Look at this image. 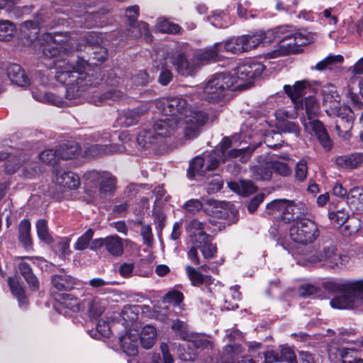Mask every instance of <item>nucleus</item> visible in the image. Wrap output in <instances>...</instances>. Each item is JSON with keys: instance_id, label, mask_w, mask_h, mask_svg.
Returning <instances> with one entry per match:
<instances>
[{"instance_id": "1", "label": "nucleus", "mask_w": 363, "mask_h": 363, "mask_svg": "<svg viewBox=\"0 0 363 363\" xmlns=\"http://www.w3.org/2000/svg\"><path fill=\"white\" fill-rule=\"evenodd\" d=\"M264 69L262 63L248 61L236 67L235 78L223 72L211 76L202 85L206 100L211 103L221 101L235 84L240 89L250 87L253 84V79L260 76Z\"/></svg>"}, {"instance_id": "2", "label": "nucleus", "mask_w": 363, "mask_h": 363, "mask_svg": "<svg viewBox=\"0 0 363 363\" xmlns=\"http://www.w3.org/2000/svg\"><path fill=\"white\" fill-rule=\"evenodd\" d=\"M88 63L84 60H79L74 64L63 62L56 65L55 77L61 84H67L65 98L69 100L79 98L91 86H96L101 80V74L94 77L86 72Z\"/></svg>"}, {"instance_id": "3", "label": "nucleus", "mask_w": 363, "mask_h": 363, "mask_svg": "<svg viewBox=\"0 0 363 363\" xmlns=\"http://www.w3.org/2000/svg\"><path fill=\"white\" fill-rule=\"evenodd\" d=\"M161 111L168 117L177 118V123L182 126L185 138L188 140L196 138L208 119L206 112L189 108L186 99L182 97L164 99Z\"/></svg>"}, {"instance_id": "4", "label": "nucleus", "mask_w": 363, "mask_h": 363, "mask_svg": "<svg viewBox=\"0 0 363 363\" xmlns=\"http://www.w3.org/2000/svg\"><path fill=\"white\" fill-rule=\"evenodd\" d=\"M206 228V223L196 218L192 219L187 226L192 247L199 248L205 259H211L217 253V247L212 243L213 237L205 233Z\"/></svg>"}, {"instance_id": "5", "label": "nucleus", "mask_w": 363, "mask_h": 363, "mask_svg": "<svg viewBox=\"0 0 363 363\" xmlns=\"http://www.w3.org/2000/svg\"><path fill=\"white\" fill-rule=\"evenodd\" d=\"M269 38L272 40H277L284 48V55H288L291 52H296L298 46L304 45L308 43V39L300 33H295L288 26H281L267 32Z\"/></svg>"}, {"instance_id": "6", "label": "nucleus", "mask_w": 363, "mask_h": 363, "mask_svg": "<svg viewBox=\"0 0 363 363\" xmlns=\"http://www.w3.org/2000/svg\"><path fill=\"white\" fill-rule=\"evenodd\" d=\"M48 43L43 47V55L51 58L64 52L69 54L74 50H82L81 44H76L67 33H55L53 36L47 35Z\"/></svg>"}, {"instance_id": "7", "label": "nucleus", "mask_w": 363, "mask_h": 363, "mask_svg": "<svg viewBox=\"0 0 363 363\" xmlns=\"http://www.w3.org/2000/svg\"><path fill=\"white\" fill-rule=\"evenodd\" d=\"M289 235L294 242L306 245L316 240L320 231L313 220L305 218L296 220L291 225Z\"/></svg>"}, {"instance_id": "8", "label": "nucleus", "mask_w": 363, "mask_h": 363, "mask_svg": "<svg viewBox=\"0 0 363 363\" xmlns=\"http://www.w3.org/2000/svg\"><path fill=\"white\" fill-rule=\"evenodd\" d=\"M86 179L97 183V192L91 195L94 200L106 199L113 196L117 189V178L109 172L91 171Z\"/></svg>"}, {"instance_id": "9", "label": "nucleus", "mask_w": 363, "mask_h": 363, "mask_svg": "<svg viewBox=\"0 0 363 363\" xmlns=\"http://www.w3.org/2000/svg\"><path fill=\"white\" fill-rule=\"evenodd\" d=\"M361 284L357 289H350L348 291H341V295L333 298L330 301L333 308L337 309H350L357 306L362 300L363 294V280L354 281Z\"/></svg>"}, {"instance_id": "10", "label": "nucleus", "mask_w": 363, "mask_h": 363, "mask_svg": "<svg viewBox=\"0 0 363 363\" xmlns=\"http://www.w3.org/2000/svg\"><path fill=\"white\" fill-rule=\"evenodd\" d=\"M316 259L323 265L335 269L342 268L348 261V257L337 252V247L331 243L323 246L316 254Z\"/></svg>"}, {"instance_id": "11", "label": "nucleus", "mask_w": 363, "mask_h": 363, "mask_svg": "<svg viewBox=\"0 0 363 363\" xmlns=\"http://www.w3.org/2000/svg\"><path fill=\"white\" fill-rule=\"evenodd\" d=\"M295 108L298 111H304L302 113L301 122L303 125L308 129L310 122L319 121L316 119L320 111V105L314 96H308L296 104Z\"/></svg>"}, {"instance_id": "12", "label": "nucleus", "mask_w": 363, "mask_h": 363, "mask_svg": "<svg viewBox=\"0 0 363 363\" xmlns=\"http://www.w3.org/2000/svg\"><path fill=\"white\" fill-rule=\"evenodd\" d=\"M349 113H352V110L347 106L340 108L337 112V118L335 121V129L337 135L343 140L349 139L350 137V130L352 128L353 120Z\"/></svg>"}, {"instance_id": "13", "label": "nucleus", "mask_w": 363, "mask_h": 363, "mask_svg": "<svg viewBox=\"0 0 363 363\" xmlns=\"http://www.w3.org/2000/svg\"><path fill=\"white\" fill-rule=\"evenodd\" d=\"M172 63L176 67L177 72L184 77L194 75L199 69L194 56L189 60L182 52L174 55Z\"/></svg>"}, {"instance_id": "14", "label": "nucleus", "mask_w": 363, "mask_h": 363, "mask_svg": "<svg viewBox=\"0 0 363 363\" xmlns=\"http://www.w3.org/2000/svg\"><path fill=\"white\" fill-rule=\"evenodd\" d=\"M307 213V208L303 203L287 200L284 211L281 214V220L286 223L291 221L296 222L303 218V216H306Z\"/></svg>"}, {"instance_id": "15", "label": "nucleus", "mask_w": 363, "mask_h": 363, "mask_svg": "<svg viewBox=\"0 0 363 363\" xmlns=\"http://www.w3.org/2000/svg\"><path fill=\"white\" fill-rule=\"evenodd\" d=\"M194 57L199 68H200L204 65L220 60L223 55L220 53V48H219L218 43H215L212 46L196 52Z\"/></svg>"}, {"instance_id": "16", "label": "nucleus", "mask_w": 363, "mask_h": 363, "mask_svg": "<svg viewBox=\"0 0 363 363\" xmlns=\"http://www.w3.org/2000/svg\"><path fill=\"white\" fill-rule=\"evenodd\" d=\"M179 128H182V126L177 123L176 118L167 117L157 121L152 127V130L160 140L172 135Z\"/></svg>"}, {"instance_id": "17", "label": "nucleus", "mask_w": 363, "mask_h": 363, "mask_svg": "<svg viewBox=\"0 0 363 363\" xmlns=\"http://www.w3.org/2000/svg\"><path fill=\"white\" fill-rule=\"evenodd\" d=\"M125 147L118 145H91L85 147L86 157H96L106 155L123 152Z\"/></svg>"}, {"instance_id": "18", "label": "nucleus", "mask_w": 363, "mask_h": 363, "mask_svg": "<svg viewBox=\"0 0 363 363\" xmlns=\"http://www.w3.org/2000/svg\"><path fill=\"white\" fill-rule=\"evenodd\" d=\"M311 87L310 82L305 79L296 82L293 86L284 85V90L295 106L301 101V98L307 93V90Z\"/></svg>"}, {"instance_id": "19", "label": "nucleus", "mask_w": 363, "mask_h": 363, "mask_svg": "<svg viewBox=\"0 0 363 363\" xmlns=\"http://www.w3.org/2000/svg\"><path fill=\"white\" fill-rule=\"evenodd\" d=\"M188 278L194 286L199 287L204 285L209 293H212L211 285L213 283L211 276L203 274L199 270L190 265L185 268Z\"/></svg>"}, {"instance_id": "20", "label": "nucleus", "mask_w": 363, "mask_h": 363, "mask_svg": "<svg viewBox=\"0 0 363 363\" xmlns=\"http://www.w3.org/2000/svg\"><path fill=\"white\" fill-rule=\"evenodd\" d=\"M6 74L11 83L21 87L28 86L30 79L19 65L11 64L6 68Z\"/></svg>"}, {"instance_id": "21", "label": "nucleus", "mask_w": 363, "mask_h": 363, "mask_svg": "<svg viewBox=\"0 0 363 363\" xmlns=\"http://www.w3.org/2000/svg\"><path fill=\"white\" fill-rule=\"evenodd\" d=\"M55 181L57 185L69 189H76L80 185L79 177L72 172L57 171Z\"/></svg>"}, {"instance_id": "22", "label": "nucleus", "mask_w": 363, "mask_h": 363, "mask_svg": "<svg viewBox=\"0 0 363 363\" xmlns=\"http://www.w3.org/2000/svg\"><path fill=\"white\" fill-rule=\"evenodd\" d=\"M217 43L219 48H220L221 55L223 52L235 55L246 52L244 40L242 36L232 38L224 42Z\"/></svg>"}, {"instance_id": "23", "label": "nucleus", "mask_w": 363, "mask_h": 363, "mask_svg": "<svg viewBox=\"0 0 363 363\" xmlns=\"http://www.w3.org/2000/svg\"><path fill=\"white\" fill-rule=\"evenodd\" d=\"M308 128H311L320 145L325 150H330L332 148L333 143L329 135L320 121L310 122Z\"/></svg>"}, {"instance_id": "24", "label": "nucleus", "mask_w": 363, "mask_h": 363, "mask_svg": "<svg viewBox=\"0 0 363 363\" xmlns=\"http://www.w3.org/2000/svg\"><path fill=\"white\" fill-rule=\"evenodd\" d=\"M52 284L58 291H70L76 285V279L65 272L52 276Z\"/></svg>"}, {"instance_id": "25", "label": "nucleus", "mask_w": 363, "mask_h": 363, "mask_svg": "<svg viewBox=\"0 0 363 363\" xmlns=\"http://www.w3.org/2000/svg\"><path fill=\"white\" fill-rule=\"evenodd\" d=\"M83 304L87 308L89 316L92 318L99 317L104 312L107 306L106 301L99 297L85 299Z\"/></svg>"}, {"instance_id": "26", "label": "nucleus", "mask_w": 363, "mask_h": 363, "mask_svg": "<svg viewBox=\"0 0 363 363\" xmlns=\"http://www.w3.org/2000/svg\"><path fill=\"white\" fill-rule=\"evenodd\" d=\"M60 160H71L79 155L81 149L78 143L67 141L56 148Z\"/></svg>"}, {"instance_id": "27", "label": "nucleus", "mask_w": 363, "mask_h": 363, "mask_svg": "<svg viewBox=\"0 0 363 363\" xmlns=\"http://www.w3.org/2000/svg\"><path fill=\"white\" fill-rule=\"evenodd\" d=\"M26 157L22 153L10 155L8 152H0V161L7 160L5 169L9 174L16 172L21 167Z\"/></svg>"}, {"instance_id": "28", "label": "nucleus", "mask_w": 363, "mask_h": 363, "mask_svg": "<svg viewBox=\"0 0 363 363\" xmlns=\"http://www.w3.org/2000/svg\"><path fill=\"white\" fill-rule=\"evenodd\" d=\"M128 35L132 38H139L143 36L145 40L147 42L152 40V35L149 30L148 24L145 22H135L128 25Z\"/></svg>"}, {"instance_id": "29", "label": "nucleus", "mask_w": 363, "mask_h": 363, "mask_svg": "<svg viewBox=\"0 0 363 363\" xmlns=\"http://www.w3.org/2000/svg\"><path fill=\"white\" fill-rule=\"evenodd\" d=\"M228 185L232 191L242 196L251 195L257 190V188L251 181L240 180L239 182H228Z\"/></svg>"}, {"instance_id": "30", "label": "nucleus", "mask_w": 363, "mask_h": 363, "mask_svg": "<svg viewBox=\"0 0 363 363\" xmlns=\"http://www.w3.org/2000/svg\"><path fill=\"white\" fill-rule=\"evenodd\" d=\"M105 247L107 252L114 257H120L124 251L122 239L118 235L105 238Z\"/></svg>"}, {"instance_id": "31", "label": "nucleus", "mask_w": 363, "mask_h": 363, "mask_svg": "<svg viewBox=\"0 0 363 363\" xmlns=\"http://www.w3.org/2000/svg\"><path fill=\"white\" fill-rule=\"evenodd\" d=\"M363 162V155L355 153L349 155H342L336 159V164L342 168L354 169Z\"/></svg>"}, {"instance_id": "32", "label": "nucleus", "mask_w": 363, "mask_h": 363, "mask_svg": "<svg viewBox=\"0 0 363 363\" xmlns=\"http://www.w3.org/2000/svg\"><path fill=\"white\" fill-rule=\"evenodd\" d=\"M140 344L145 349H150L155 343L157 340V330L151 325H145L140 333Z\"/></svg>"}, {"instance_id": "33", "label": "nucleus", "mask_w": 363, "mask_h": 363, "mask_svg": "<svg viewBox=\"0 0 363 363\" xmlns=\"http://www.w3.org/2000/svg\"><path fill=\"white\" fill-rule=\"evenodd\" d=\"M347 202L350 206L356 210L363 209V189L361 187H354L347 194Z\"/></svg>"}, {"instance_id": "34", "label": "nucleus", "mask_w": 363, "mask_h": 363, "mask_svg": "<svg viewBox=\"0 0 363 363\" xmlns=\"http://www.w3.org/2000/svg\"><path fill=\"white\" fill-rule=\"evenodd\" d=\"M254 150L255 147H250L242 149H231L221 157V160L225 162L228 160L239 157V160L244 163L249 160Z\"/></svg>"}, {"instance_id": "35", "label": "nucleus", "mask_w": 363, "mask_h": 363, "mask_svg": "<svg viewBox=\"0 0 363 363\" xmlns=\"http://www.w3.org/2000/svg\"><path fill=\"white\" fill-rule=\"evenodd\" d=\"M361 284L352 282H342L335 280H328L323 282V287L329 292H341L348 291L350 289H357Z\"/></svg>"}, {"instance_id": "36", "label": "nucleus", "mask_w": 363, "mask_h": 363, "mask_svg": "<svg viewBox=\"0 0 363 363\" xmlns=\"http://www.w3.org/2000/svg\"><path fill=\"white\" fill-rule=\"evenodd\" d=\"M33 97L41 102L47 103L56 106H62L67 105L66 101L62 96L52 92H44L35 94L33 92Z\"/></svg>"}, {"instance_id": "37", "label": "nucleus", "mask_w": 363, "mask_h": 363, "mask_svg": "<svg viewBox=\"0 0 363 363\" xmlns=\"http://www.w3.org/2000/svg\"><path fill=\"white\" fill-rule=\"evenodd\" d=\"M18 269L21 275L24 277L28 284L33 290H36L39 287L38 279L33 273L32 269L29 264L21 262L18 264Z\"/></svg>"}, {"instance_id": "38", "label": "nucleus", "mask_w": 363, "mask_h": 363, "mask_svg": "<svg viewBox=\"0 0 363 363\" xmlns=\"http://www.w3.org/2000/svg\"><path fill=\"white\" fill-rule=\"evenodd\" d=\"M158 142L157 136H156L152 129L143 130L138 133L137 137V143L140 147L145 149L150 147L152 145Z\"/></svg>"}, {"instance_id": "39", "label": "nucleus", "mask_w": 363, "mask_h": 363, "mask_svg": "<svg viewBox=\"0 0 363 363\" xmlns=\"http://www.w3.org/2000/svg\"><path fill=\"white\" fill-rule=\"evenodd\" d=\"M155 27L158 31L168 34H179L182 30L179 25L163 17L157 19Z\"/></svg>"}, {"instance_id": "40", "label": "nucleus", "mask_w": 363, "mask_h": 363, "mask_svg": "<svg viewBox=\"0 0 363 363\" xmlns=\"http://www.w3.org/2000/svg\"><path fill=\"white\" fill-rule=\"evenodd\" d=\"M269 35L265 33L260 32L257 34L253 35H242V39L244 40L245 47L246 52L255 48L262 43H266L267 40L266 38Z\"/></svg>"}, {"instance_id": "41", "label": "nucleus", "mask_w": 363, "mask_h": 363, "mask_svg": "<svg viewBox=\"0 0 363 363\" xmlns=\"http://www.w3.org/2000/svg\"><path fill=\"white\" fill-rule=\"evenodd\" d=\"M18 233L19 240L23 247L26 249L30 248L32 245V240L30 237V223L28 220L24 219L20 223Z\"/></svg>"}, {"instance_id": "42", "label": "nucleus", "mask_w": 363, "mask_h": 363, "mask_svg": "<svg viewBox=\"0 0 363 363\" xmlns=\"http://www.w3.org/2000/svg\"><path fill=\"white\" fill-rule=\"evenodd\" d=\"M8 284L12 294L18 298L21 305L27 303V298L25 296V291L17 277H9Z\"/></svg>"}, {"instance_id": "43", "label": "nucleus", "mask_w": 363, "mask_h": 363, "mask_svg": "<svg viewBox=\"0 0 363 363\" xmlns=\"http://www.w3.org/2000/svg\"><path fill=\"white\" fill-rule=\"evenodd\" d=\"M148 108L145 105L138 106L125 112V123L127 125H132L138 123L140 118L147 113Z\"/></svg>"}, {"instance_id": "44", "label": "nucleus", "mask_w": 363, "mask_h": 363, "mask_svg": "<svg viewBox=\"0 0 363 363\" xmlns=\"http://www.w3.org/2000/svg\"><path fill=\"white\" fill-rule=\"evenodd\" d=\"M205 160L202 157H196L189 164L188 169V177L194 179L196 175L203 176L206 172V167L204 168Z\"/></svg>"}, {"instance_id": "45", "label": "nucleus", "mask_w": 363, "mask_h": 363, "mask_svg": "<svg viewBox=\"0 0 363 363\" xmlns=\"http://www.w3.org/2000/svg\"><path fill=\"white\" fill-rule=\"evenodd\" d=\"M208 19L217 28H226L230 24L229 15L223 11H214Z\"/></svg>"}, {"instance_id": "46", "label": "nucleus", "mask_w": 363, "mask_h": 363, "mask_svg": "<svg viewBox=\"0 0 363 363\" xmlns=\"http://www.w3.org/2000/svg\"><path fill=\"white\" fill-rule=\"evenodd\" d=\"M172 329L175 332L176 335L186 341L192 340V335L189 333L187 324L179 320H175L172 325Z\"/></svg>"}, {"instance_id": "47", "label": "nucleus", "mask_w": 363, "mask_h": 363, "mask_svg": "<svg viewBox=\"0 0 363 363\" xmlns=\"http://www.w3.org/2000/svg\"><path fill=\"white\" fill-rule=\"evenodd\" d=\"M344 57L341 55H329L315 65V69L318 71H323L327 68L333 69V66L341 64Z\"/></svg>"}, {"instance_id": "48", "label": "nucleus", "mask_w": 363, "mask_h": 363, "mask_svg": "<svg viewBox=\"0 0 363 363\" xmlns=\"http://www.w3.org/2000/svg\"><path fill=\"white\" fill-rule=\"evenodd\" d=\"M277 126L283 133H293L296 136L300 133L298 125L296 123L287 119H279Z\"/></svg>"}, {"instance_id": "49", "label": "nucleus", "mask_w": 363, "mask_h": 363, "mask_svg": "<svg viewBox=\"0 0 363 363\" xmlns=\"http://www.w3.org/2000/svg\"><path fill=\"white\" fill-rule=\"evenodd\" d=\"M35 225L38 238L46 243L52 242V238L48 231V222L45 219H40Z\"/></svg>"}, {"instance_id": "50", "label": "nucleus", "mask_w": 363, "mask_h": 363, "mask_svg": "<svg viewBox=\"0 0 363 363\" xmlns=\"http://www.w3.org/2000/svg\"><path fill=\"white\" fill-rule=\"evenodd\" d=\"M39 159L44 163L54 165L60 160L56 149L46 150L41 152L39 155Z\"/></svg>"}, {"instance_id": "51", "label": "nucleus", "mask_w": 363, "mask_h": 363, "mask_svg": "<svg viewBox=\"0 0 363 363\" xmlns=\"http://www.w3.org/2000/svg\"><path fill=\"white\" fill-rule=\"evenodd\" d=\"M121 347L128 356H135L138 353L137 342L132 340L130 336H125L121 339Z\"/></svg>"}, {"instance_id": "52", "label": "nucleus", "mask_w": 363, "mask_h": 363, "mask_svg": "<svg viewBox=\"0 0 363 363\" xmlns=\"http://www.w3.org/2000/svg\"><path fill=\"white\" fill-rule=\"evenodd\" d=\"M15 33V26L9 21L0 23V40L9 41Z\"/></svg>"}, {"instance_id": "53", "label": "nucleus", "mask_w": 363, "mask_h": 363, "mask_svg": "<svg viewBox=\"0 0 363 363\" xmlns=\"http://www.w3.org/2000/svg\"><path fill=\"white\" fill-rule=\"evenodd\" d=\"M94 235V231L91 229H88L82 235H81L76 243L74 244V249L77 250H84L89 247L91 240Z\"/></svg>"}, {"instance_id": "54", "label": "nucleus", "mask_w": 363, "mask_h": 363, "mask_svg": "<svg viewBox=\"0 0 363 363\" xmlns=\"http://www.w3.org/2000/svg\"><path fill=\"white\" fill-rule=\"evenodd\" d=\"M122 97V94L118 90H109L104 94L99 96L97 100H94V103L97 106L102 105L104 104H108L109 100L116 101Z\"/></svg>"}, {"instance_id": "55", "label": "nucleus", "mask_w": 363, "mask_h": 363, "mask_svg": "<svg viewBox=\"0 0 363 363\" xmlns=\"http://www.w3.org/2000/svg\"><path fill=\"white\" fill-rule=\"evenodd\" d=\"M225 351L228 354H230V359L233 362H238V360H241L242 357H245L242 355L243 349L239 345H229L225 347Z\"/></svg>"}, {"instance_id": "56", "label": "nucleus", "mask_w": 363, "mask_h": 363, "mask_svg": "<svg viewBox=\"0 0 363 363\" xmlns=\"http://www.w3.org/2000/svg\"><path fill=\"white\" fill-rule=\"evenodd\" d=\"M272 174L270 164L267 167H256L253 169V177L257 180H268Z\"/></svg>"}, {"instance_id": "57", "label": "nucleus", "mask_w": 363, "mask_h": 363, "mask_svg": "<svg viewBox=\"0 0 363 363\" xmlns=\"http://www.w3.org/2000/svg\"><path fill=\"white\" fill-rule=\"evenodd\" d=\"M270 167L272 171L283 177H287L291 173V169L288 164L282 162L272 161L270 162Z\"/></svg>"}, {"instance_id": "58", "label": "nucleus", "mask_w": 363, "mask_h": 363, "mask_svg": "<svg viewBox=\"0 0 363 363\" xmlns=\"http://www.w3.org/2000/svg\"><path fill=\"white\" fill-rule=\"evenodd\" d=\"M279 354V362H286L287 363H298L296 354L294 350L289 347H283Z\"/></svg>"}, {"instance_id": "59", "label": "nucleus", "mask_w": 363, "mask_h": 363, "mask_svg": "<svg viewBox=\"0 0 363 363\" xmlns=\"http://www.w3.org/2000/svg\"><path fill=\"white\" fill-rule=\"evenodd\" d=\"M328 217L332 222L337 225H343L348 220L350 215L348 212L342 209L329 213Z\"/></svg>"}, {"instance_id": "60", "label": "nucleus", "mask_w": 363, "mask_h": 363, "mask_svg": "<svg viewBox=\"0 0 363 363\" xmlns=\"http://www.w3.org/2000/svg\"><path fill=\"white\" fill-rule=\"evenodd\" d=\"M223 185V179L218 174L214 175L212 179L208 182L206 191L208 194L219 191Z\"/></svg>"}, {"instance_id": "61", "label": "nucleus", "mask_w": 363, "mask_h": 363, "mask_svg": "<svg viewBox=\"0 0 363 363\" xmlns=\"http://www.w3.org/2000/svg\"><path fill=\"white\" fill-rule=\"evenodd\" d=\"M286 201L287 199H285L274 200L267 205V209L271 214L277 212L282 213L284 211Z\"/></svg>"}, {"instance_id": "62", "label": "nucleus", "mask_w": 363, "mask_h": 363, "mask_svg": "<svg viewBox=\"0 0 363 363\" xmlns=\"http://www.w3.org/2000/svg\"><path fill=\"white\" fill-rule=\"evenodd\" d=\"M353 225L350 223L347 224L346 222L343 225H340V231L344 236H350L355 234L360 228L359 222L357 220H352Z\"/></svg>"}, {"instance_id": "63", "label": "nucleus", "mask_w": 363, "mask_h": 363, "mask_svg": "<svg viewBox=\"0 0 363 363\" xmlns=\"http://www.w3.org/2000/svg\"><path fill=\"white\" fill-rule=\"evenodd\" d=\"M203 208V203L199 199H190L183 206L182 208L186 213L194 214Z\"/></svg>"}, {"instance_id": "64", "label": "nucleus", "mask_w": 363, "mask_h": 363, "mask_svg": "<svg viewBox=\"0 0 363 363\" xmlns=\"http://www.w3.org/2000/svg\"><path fill=\"white\" fill-rule=\"evenodd\" d=\"M132 81L135 86H143L147 84L150 81V77L146 72L140 71L132 77Z\"/></svg>"}]
</instances>
